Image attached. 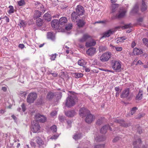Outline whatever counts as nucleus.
<instances>
[{
	"mask_svg": "<svg viewBox=\"0 0 148 148\" xmlns=\"http://www.w3.org/2000/svg\"><path fill=\"white\" fill-rule=\"evenodd\" d=\"M70 95L66 98L65 105L68 107L74 106L77 102L78 98L77 96L72 91L69 92Z\"/></svg>",
	"mask_w": 148,
	"mask_h": 148,
	"instance_id": "obj_1",
	"label": "nucleus"
},
{
	"mask_svg": "<svg viewBox=\"0 0 148 148\" xmlns=\"http://www.w3.org/2000/svg\"><path fill=\"white\" fill-rule=\"evenodd\" d=\"M33 140H35L38 147L40 148H45L46 147L47 144L42 140V138L39 136L34 137Z\"/></svg>",
	"mask_w": 148,
	"mask_h": 148,
	"instance_id": "obj_2",
	"label": "nucleus"
},
{
	"mask_svg": "<svg viewBox=\"0 0 148 148\" xmlns=\"http://www.w3.org/2000/svg\"><path fill=\"white\" fill-rule=\"evenodd\" d=\"M37 97V95L35 92H32L30 93L27 96V101L29 103L34 102Z\"/></svg>",
	"mask_w": 148,
	"mask_h": 148,
	"instance_id": "obj_3",
	"label": "nucleus"
},
{
	"mask_svg": "<svg viewBox=\"0 0 148 148\" xmlns=\"http://www.w3.org/2000/svg\"><path fill=\"white\" fill-rule=\"evenodd\" d=\"M111 53L110 52H107L104 53L100 57V60L102 62H106L111 58Z\"/></svg>",
	"mask_w": 148,
	"mask_h": 148,
	"instance_id": "obj_4",
	"label": "nucleus"
},
{
	"mask_svg": "<svg viewBox=\"0 0 148 148\" xmlns=\"http://www.w3.org/2000/svg\"><path fill=\"white\" fill-rule=\"evenodd\" d=\"M35 117L37 121L41 123H44L47 120V118L45 116L39 113L36 114L35 115Z\"/></svg>",
	"mask_w": 148,
	"mask_h": 148,
	"instance_id": "obj_5",
	"label": "nucleus"
},
{
	"mask_svg": "<svg viewBox=\"0 0 148 148\" xmlns=\"http://www.w3.org/2000/svg\"><path fill=\"white\" fill-rule=\"evenodd\" d=\"M34 125L31 127V130L33 133L39 132L40 128L39 123L36 121L34 122Z\"/></svg>",
	"mask_w": 148,
	"mask_h": 148,
	"instance_id": "obj_6",
	"label": "nucleus"
},
{
	"mask_svg": "<svg viewBox=\"0 0 148 148\" xmlns=\"http://www.w3.org/2000/svg\"><path fill=\"white\" fill-rule=\"evenodd\" d=\"M90 112L88 110L84 108H81L79 110L80 116L82 117H86Z\"/></svg>",
	"mask_w": 148,
	"mask_h": 148,
	"instance_id": "obj_7",
	"label": "nucleus"
},
{
	"mask_svg": "<svg viewBox=\"0 0 148 148\" xmlns=\"http://www.w3.org/2000/svg\"><path fill=\"white\" fill-rule=\"evenodd\" d=\"M115 122L119 123L121 126L125 127H129L132 125L130 123H126L125 121L123 119H116Z\"/></svg>",
	"mask_w": 148,
	"mask_h": 148,
	"instance_id": "obj_8",
	"label": "nucleus"
},
{
	"mask_svg": "<svg viewBox=\"0 0 148 148\" xmlns=\"http://www.w3.org/2000/svg\"><path fill=\"white\" fill-rule=\"evenodd\" d=\"M115 122L119 123L121 126L125 127H129L132 125L130 123H126L125 121L123 119H116Z\"/></svg>",
	"mask_w": 148,
	"mask_h": 148,
	"instance_id": "obj_9",
	"label": "nucleus"
},
{
	"mask_svg": "<svg viewBox=\"0 0 148 148\" xmlns=\"http://www.w3.org/2000/svg\"><path fill=\"white\" fill-rule=\"evenodd\" d=\"M130 94V89L126 88L123 91L120 95V97L121 98H129Z\"/></svg>",
	"mask_w": 148,
	"mask_h": 148,
	"instance_id": "obj_10",
	"label": "nucleus"
},
{
	"mask_svg": "<svg viewBox=\"0 0 148 148\" xmlns=\"http://www.w3.org/2000/svg\"><path fill=\"white\" fill-rule=\"evenodd\" d=\"M85 119L86 122L88 123H91L95 119V117L94 115L90 113V112L87 116Z\"/></svg>",
	"mask_w": 148,
	"mask_h": 148,
	"instance_id": "obj_11",
	"label": "nucleus"
},
{
	"mask_svg": "<svg viewBox=\"0 0 148 148\" xmlns=\"http://www.w3.org/2000/svg\"><path fill=\"white\" fill-rule=\"evenodd\" d=\"M116 31V29H111L106 31L104 33L101 38L109 37L110 35L113 34Z\"/></svg>",
	"mask_w": 148,
	"mask_h": 148,
	"instance_id": "obj_12",
	"label": "nucleus"
},
{
	"mask_svg": "<svg viewBox=\"0 0 148 148\" xmlns=\"http://www.w3.org/2000/svg\"><path fill=\"white\" fill-rule=\"evenodd\" d=\"M76 13L79 15H82L84 12V8L81 5H78L76 8Z\"/></svg>",
	"mask_w": 148,
	"mask_h": 148,
	"instance_id": "obj_13",
	"label": "nucleus"
},
{
	"mask_svg": "<svg viewBox=\"0 0 148 148\" xmlns=\"http://www.w3.org/2000/svg\"><path fill=\"white\" fill-rule=\"evenodd\" d=\"M68 21L67 18L65 17H61L59 20V24L60 25V27L64 26Z\"/></svg>",
	"mask_w": 148,
	"mask_h": 148,
	"instance_id": "obj_14",
	"label": "nucleus"
},
{
	"mask_svg": "<svg viewBox=\"0 0 148 148\" xmlns=\"http://www.w3.org/2000/svg\"><path fill=\"white\" fill-rule=\"evenodd\" d=\"M52 27L55 29H58L60 27L59 22L57 20L54 19L51 23Z\"/></svg>",
	"mask_w": 148,
	"mask_h": 148,
	"instance_id": "obj_15",
	"label": "nucleus"
},
{
	"mask_svg": "<svg viewBox=\"0 0 148 148\" xmlns=\"http://www.w3.org/2000/svg\"><path fill=\"white\" fill-rule=\"evenodd\" d=\"M96 53V49L94 47H91L88 49L86 51L87 54L90 56H92Z\"/></svg>",
	"mask_w": 148,
	"mask_h": 148,
	"instance_id": "obj_16",
	"label": "nucleus"
},
{
	"mask_svg": "<svg viewBox=\"0 0 148 148\" xmlns=\"http://www.w3.org/2000/svg\"><path fill=\"white\" fill-rule=\"evenodd\" d=\"M140 8L142 12H144L147 9V6L143 0L140 6Z\"/></svg>",
	"mask_w": 148,
	"mask_h": 148,
	"instance_id": "obj_17",
	"label": "nucleus"
},
{
	"mask_svg": "<svg viewBox=\"0 0 148 148\" xmlns=\"http://www.w3.org/2000/svg\"><path fill=\"white\" fill-rule=\"evenodd\" d=\"M126 12V10L124 8H122L119 12V14L118 16V18H121L123 17L125 15Z\"/></svg>",
	"mask_w": 148,
	"mask_h": 148,
	"instance_id": "obj_18",
	"label": "nucleus"
},
{
	"mask_svg": "<svg viewBox=\"0 0 148 148\" xmlns=\"http://www.w3.org/2000/svg\"><path fill=\"white\" fill-rule=\"evenodd\" d=\"M75 112L73 110L68 111L65 112V115L69 117H72L75 115Z\"/></svg>",
	"mask_w": 148,
	"mask_h": 148,
	"instance_id": "obj_19",
	"label": "nucleus"
},
{
	"mask_svg": "<svg viewBox=\"0 0 148 148\" xmlns=\"http://www.w3.org/2000/svg\"><path fill=\"white\" fill-rule=\"evenodd\" d=\"M143 91L142 90H140L138 94L136 95V99L137 101H140L143 98Z\"/></svg>",
	"mask_w": 148,
	"mask_h": 148,
	"instance_id": "obj_20",
	"label": "nucleus"
},
{
	"mask_svg": "<svg viewBox=\"0 0 148 148\" xmlns=\"http://www.w3.org/2000/svg\"><path fill=\"white\" fill-rule=\"evenodd\" d=\"M90 37L88 34H84L83 35L82 38L79 39V41L82 42H84L87 39L89 38Z\"/></svg>",
	"mask_w": 148,
	"mask_h": 148,
	"instance_id": "obj_21",
	"label": "nucleus"
},
{
	"mask_svg": "<svg viewBox=\"0 0 148 148\" xmlns=\"http://www.w3.org/2000/svg\"><path fill=\"white\" fill-rule=\"evenodd\" d=\"M105 139V138L103 135L95 137V140L96 142L103 141Z\"/></svg>",
	"mask_w": 148,
	"mask_h": 148,
	"instance_id": "obj_22",
	"label": "nucleus"
},
{
	"mask_svg": "<svg viewBox=\"0 0 148 148\" xmlns=\"http://www.w3.org/2000/svg\"><path fill=\"white\" fill-rule=\"evenodd\" d=\"M141 140L140 138H138L137 141H134L133 143V145L134 146V148H139L138 145L141 144Z\"/></svg>",
	"mask_w": 148,
	"mask_h": 148,
	"instance_id": "obj_23",
	"label": "nucleus"
},
{
	"mask_svg": "<svg viewBox=\"0 0 148 148\" xmlns=\"http://www.w3.org/2000/svg\"><path fill=\"white\" fill-rule=\"evenodd\" d=\"M56 95V94H55V93L50 92L47 93L46 98L49 100H51L54 96Z\"/></svg>",
	"mask_w": 148,
	"mask_h": 148,
	"instance_id": "obj_24",
	"label": "nucleus"
},
{
	"mask_svg": "<svg viewBox=\"0 0 148 148\" xmlns=\"http://www.w3.org/2000/svg\"><path fill=\"white\" fill-rule=\"evenodd\" d=\"M79 15L77 14L75 12H73L71 14V19L73 21H75V20L79 18Z\"/></svg>",
	"mask_w": 148,
	"mask_h": 148,
	"instance_id": "obj_25",
	"label": "nucleus"
},
{
	"mask_svg": "<svg viewBox=\"0 0 148 148\" xmlns=\"http://www.w3.org/2000/svg\"><path fill=\"white\" fill-rule=\"evenodd\" d=\"M112 67L116 72H119L122 69L121 65H112Z\"/></svg>",
	"mask_w": 148,
	"mask_h": 148,
	"instance_id": "obj_26",
	"label": "nucleus"
},
{
	"mask_svg": "<svg viewBox=\"0 0 148 148\" xmlns=\"http://www.w3.org/2000/svg\"><path fill=\"white\" fill-rule=\"evenodd\" d=\"M109 125H106L103 127L100 130V132L101 133L105 134L107 132V130L108 129Z\"/></svg>",
	"mask_w": 148,
	"mask_h": 148,
	"instance_id": "obj_27",
	"label": "nucleus"
},
{
	"mask_svg": "<svg viewBox=\"0 0 148 148\" xmlns=\"http://www.w3.org/2000/svg\"><path fill=\"white\" fill-rule=\"evenodd\" d=\"M96 42L93 40H91L89 42H87L86 44V46L87 47H89L95 45Z\"/></svg>",
	"mask_w": 148,
	"mask_h": 148,
	"instance_id": "obj_28",
	"label": "nucleus"
},
{
	"mask_svg": "<svg viewBox=\"0 0 148 148\" xmlns=\"http://www.w3.org/2000/svg\"><path fill=\"white\" fill-rule=\"evenodd\" d=\"M110 47L112 49H113V50H114L115 49L117 51H120L123 49V48L122 47L118 46H114L111 44L110 45Z\"/></svg>",
	"mask_w": 148,
	"mask_h": 148,
	"instance_id": "obj_29",
	"label": "nucleus"
},
{
	"mask_svg": "<svg viewBox=\"0 0 148 148\" xmlns=\"http://www.w3.org/2000/svg\"><path fill=\"white\" fill-rule=\"evenodd\" d=\"M72 75L76 78L82 77L83 76V74L81 73H72Z\"/></svg>",
	"mask_w": 148,
	"mask_h": 148,
	"instance_id": "obj_30",
	"label": "nucleus"
},
{
	"mask_svg": "<svg viewBox=\"0 0 148 148\" xmlns=\"http://www.w3.org/2000/svg\"><path fill=\"white\" fill-rule=\"evenodd\" d=\"M134 54L139 55L143 53V51L140 49H139L137 48H135L134 49Z\"/></svg>",
	"mask_w": 148,
	"mask_h": 148,
	"instance_id": "obj_31",
	"label": "nucleus"
},
{
	"mask_svg": "<svg viewBox=\"0 0 148 148\" xmlns=\"http://www.w3.org/2000/svg\"><path fill=\"white\" fill-rule=\"evenodd\" d=\"M44 18L48 21H51V16L50 14L48 13H45L43 16Z\"/></svg>",
	"mask_w": 148,
	"mask_h": 148,
	"instance_id": "obj_32",
	"label": "nucleus"
},
{
	"mask_svg": "<svg viewBox=\"0 0 148 148\" xmlns=\"http://www.w3.org/2000/svg\"><path fill=\"white\" fill-rule=\"evenodd\" d=\"M77 22V25L79 27H83L85 24V22L83 20L79 19Z\"/></svg>",
	"mask_w": 148,
	"mask_h": 148,
	"instance_id": "obj_33",
	"label": "nucleus"
},
{
	"mask_svg": "<svg viewBox=\"0 0 148 148\" xmlns=\"http://www.w3.org/2000/svg\"><path fill=\"white\" fill-rule=\"evenodd\" d=\"M126 39V37L124 36L119 37L116 39V42L117 43L123 42Z\"/></svg>",
	"mask_w": 148,
	"mask_h": 148,
	"instance_id": "obj_34",
	"label": "nucleus"
},
{
	"mask_svg": "<svg viewBox=\"0 0 148 148\" xmlns=\"http://www.w3.org/2000/svg\"><path fill=\"white\" fill-rule=\"evenodd\" d=\"M47 38L52 40H54L55 39V36L54 34L51 32H48L47 33Z\"/></svg>",
	"mask_w": 148,
	"mask_h": 148,
	"instance_id": "obj_35",
	"label": "nucleus"
},
{
	"mask_svg": "<svg viewBox=\"0 0 148 148\" xmlns=\"http://www.w3.org/2000/svg\"><path fill=\"white\" fill-rule=\"evenodd\" d=\"M111 63L113 65H121V63L119 60H113L111 61Z\"/></svg>",
	"mask_w": 148,
	"mask_h": 148,
	"instance_id": "obj_36",
	"label": "nucleus"
},
{
	"mask_svg": "<svg viewBox=\"0 0 148 148\" xmlns=\"http://www.w3.org/2000/svg\"><path fill=\"white\" fill-rule=\"evenodd\" d=\"M41 15V12L38 10L36 11L34 15V17L37 18L39 17Z\"/></svg>",
	"mask_w": 148,
	"mask_h": 148,
	"instance_id": "obj_37",
	"label": "nucleus"
},
{
	"mask_svg": "<svg viewBox=\"0 0 148 148\" xmlns=\"http://www.w3.org/2000/svg\"><path fill=\"white\" fill-rule=\"evenodd\" d=\"M26 24L27 23L25 22L23 20H20L19 21V23L18 24V25L20 27H24L26 26Z\"/></svg>",
	"mask_w": 148,
	"mask_h": 148,
	"instance_id": "obj_38",
	"label": "nucleus"
},
{
	"mask_svg": "<svg viewBox=\"0 0 148 148\" xmlns=\"http://www.w3.org/2000/svg\"><path fill=\"white\" fill-rule=\"evenodd\" d=\"M43 21L40 18H38L36 20V24L38 26H41L43 24Z\"/></svg>",
	"mask_w": 148,
	"mask_h": 148,
	"instance_id": "obj_39",
	"label": "nucleus"
},
{
	"mask_svg": "<svg viewBox=\"0 0 148 148\" xmlns=\"http://www.w3.org/2000/svg\"><path fill=\"white\" fill-rule=\"evenodd\" d=\"M77 63L78 65H85L87 64L86 62L83 59L79 60Z\"/></svg>",
	"mask_w": 148,
	"mask_h": 148,
	"instance_id": "obj_40",
	"label": "nucleus"
},
{
	"mask_svg": "<svg viewBox=\"0 0 148 148\" xmlns=\"http://www.w3.org/2000/svg\"><path fill=\"white\" fill-rule=\"evenodd\" d=\"M139 10V8L137 5H136L132 9V11L133 13H137Z\"/></svg>",
	"mask_w": 148,
	"mask_h": 148,
	"instance_id": "obj_41",
	"label": "nucleus"
},
{
	"mask_svg": "<svg viewBox=\"0 0 148 148\" xmlns=\"http://www.w3.org/2000/svg\"><path fill=\"white\" fill-rule=\"evenodd\" d=\"M18 4L19 6H22L25 4V1L23 0H21L17 1Z\"/></svg>",
	"mask_w": 148,
	"mask_h": 148,
	"instance_id": "obj_42",
	"label": "nucleus"
},
{
	"mask_svg": "<svg viewBox=\"0 0 148 148\" xmlns=\"http://www.w3.org/2000/svg\"><path fill=\"white\" fill-rule=\"evenodd\" d=\"M137 59H135L133 62V64L136 65H141L142 64L141 61L140 60H139L137 61Z\"/></svg>",
	"mask_w": 148,
	"mask_h": 148,
	"instance_id": "obj_43",
	"label": "nucleus"
},
{
	"mask_svg": "<svg viewBox=\"0 0 148 148\" xmlns=\"http://www.w3.org/2000/svg\"><path fill=\"white\" fill-rule=\"evenodd\" d=\"M107 49V47L105 46H100L99 48V50L100 52L105 51Z\"/></svg>",
	"mask_w": 148,
	"mask_h": 148,
	"instance_id": "obj_44",
	"label": "nucleus"
},
{
	"mask_svg": "<svg viewBox=\"0 0 148 148\" xmlns=\"http://www.w3.org/2000/svg\"><path fill=\"white\" fill-rule=\"evenodd\" d=\"M116 8L115 4H113L112 5L110 8L111 12L112 13L114 12L116 10Z\"/></svg>",
	"mask_w": 148,
	"mask_h": 148,
	"instance_id": "obj_45",
	"label": "nucleus"
},
{
	"mask_svg": "<svg viewBox=\"0 0 148 148\" xmlns=\"http://www.w3.org/2000/svg\"><path fill=\"white\" fill-rule=\"evenodd\" d=\"M138 108L136 107H133L130 111V114L132 115H133L136 112Z\"/></svg>",
	"mask_w": 148,
	"mask_h": 148,
	"instance_id": "obj_46",
	"label": "nucleus"
},
{
	"mask_svg": "<svg viewBox=\"0 0 148 148\" xmlns=\"http://www.w3.org/2000/svg\"><path fill=\"white\" fill-rule=\"evenodd\" d=\"M132 27V25L130 24L125 25L124 26H122L121 28L123 29L130 28Z\"/></svg>",
	"mask_w": 148,
	"mask_h": 148,
	"instance_id": "obj_47",
	"label": "nucleus"
},
{
	"mask_svg": "<svg viewBox=\"0 0 148 148\" xmlns=\"http://www.w3.org/2000/svg\"><path fill=\"white\" fill-rule=\"evenodd\" d=\"M72 27V24L71 23H69L65 27V29L67 30H69Z\"/></svg>",
	"mask_w": 148,
	"mask_h": 148,
	"instance_id": "obj_48",
	"label": "nucleus"
},
{
	"mask_svg": "<svg viewBox=\"0 0 148 148\" xmlns=\"http://www.w3.org/2000/svg\"><path fill=\"white\" fill-rule=\"evenodd\" d=\"M55 94L57 95V98L58 99H60L62 97V94L60 92H57L55 93Z\"/></svg>",
	"mask_w": 148,
	"mask_h": 148,
	"instance_id": "obj_49",
	"label": "nucleus"
},
{
	"mask_svg": "<svg viewBox=\"0 0 148 148\" xmlns=\"http://www.w3.org/2000/svg\"><path fill=\"white\" fill-rule=\"evenodd\" d=\"M81 137V135L80 134H76L73 137V138L75 140H77L80 138Z\"/></svg>",
	"mask_w": 148,
	"mask_h": 148,
	"instance_id": "obj_50",
	"label": "nucleus"
},
{
	"mask_svg": "<svg viewBox=\"0 0 148 148\" xmlns=\"http://www.w3.org/2000/svg\"><path fill=\"white\" fill-rule=\"evenodd\" d=\"M105 145L104 144L97 145L95 146V148H104L105 147Z\"/></svg>",
	"mask_w": 148,
	"mask_h": 148,
	"instance_id": "obj_51",
	"label": "nucleus"
},
{
	"mask_svg": "<svg viewBox=\"0 0 148 148\" xmlns=\"http://www.w3.org/2000/svg\"><path fill=\"white\" fill-rule=\"evenodd\" d=\"M51 129L53 132H56L57 131L56 126L55 125H53L51 127Z\"/></svg>",
	"mask_w": 148,
	"mask_h": 148,
	"instance_id": "obj_52",
	"label": "nucleus"
},
{
	"mask_svg": "<svg viewBox=\"0 0 148 148\" xmlns=\"http://www.w3.org/2000/svg\"><path fill=\"white\" fill-rule=\"evenodd\" d=\"M10 10L9 11V13L10 14L14 12V8L13 6L10 5L9 7Z\"/></svg>",
	"mask_w": 148,
	"mask_h": 148,
	"instance_id": "obj_53",
	"label": "nucleus"
},
{
	"mask_svg": "<svg viewBox=\"0 0 148 148\" xmlns=\"http://www.w3.org/2000/svg\"><path fill=\"white\" fill-rule=\"evenodd\" d=\"M144 115L145 114L143 113H140L137 116L136 119H140L142 117L144 116Z\"/></svg>",
	"mask_w": 148,
	"mask_h": 148,
	"instance_id": "obj_54",
	"label": "nucleus"
},
{
	"mask_svg": "<svg viewBox=\"0 0 148 148\" xmlns=\"http://www.w3.org/2000/svg\"><path fill=\"white\" fill-rule=\"evenodd\" d=\"M142 40L143 43L145 45L147 46L148 44V40L146 38H143Z\"/></svg>",
	"mask_w": 148,
	"mask_h": 148,
	"instance_id": "obj_55",
	"label": "nucleus"
},
{
	"mask_svg": "<svg viewBox=\"0 0 148 148\" xmlns=\"http://www.w3.org/2000/svg\"><path fill=\"white\" fill-rule=\"evenodd\" d=\"M56 54H53L50 56V58L51 60H55L56 57Z\"/></svg>",
	"mask_w": 148,
	"mask_h": 148,
	"instance_id": "obj_56",
	"label": "nucleus"
},
{
	"mask_svg": "<svg viewBox=\"0 0 148 148\" xmlns=\"http://www.w3.org/2000/svg\"><path fill=\"white\" fill-rule=\"evenodd\" d=\"M102 123V121L101 119H98L97 122L96 124L98 125H100Z\"/></svg>",
	"mask_w": 148,
	"mask_h": 148,
	"instance_id": "obj_57",
	"label": "nucleus"
},
{
	"mask_svg": "<svg viewBox=\"0 0 148 148\" xmlns=\"http://www.w3.org/2000/svg\"><path fill=\"white\" fill-rule=\"evenodd\" d=\"M21 108L22 109V110L24 112L26 110V108L25 105L24 103H23L21 105Z\"/></svg>",
	"mask_w": 148,
	"mask_h": 148,
	"instance_id": "obj_58",
	"label": "nucleus"
},
{
	"mask_svg": "<svg viewBox=\"0 0 148 148\" xmlns=\"http://www.w3.org/2000/svg\"><path fill=\"white\" fill-rule=\"evenodd\" d=\"M137 132L139 134H141L142 133V130L141 127H138Z\"/></svg>",
	"mask_w": 148,
	"mask_h": 148,
	"instance_id": "obj_59",
	"label": "nucleus"
},
{
	"mask_svg": "<svg viewBox=\"0 0 148 148\" xmlns=\"http://www.w3.org/2000/svg\"><path fill=\"white\" fill-rule=\"evenodd\" d=\"M119 137H116L112 141L113 143L116 142L119 140Z\"/></svg>",
	"mask_w": 148,
	"mask_h": 148,
	"instance_id": "obj_60",
	"label": "nucleus"
},
{
	"mask_svg": "<svg viewBox=\"0 0 148 148\" xmlns=\"http://www.w3.org/2000/svg\"><path fill=\"white\" fill-rule=\"evenodd\" d=\"M115 90L116 91V92H121V90L120 89V87L119 86L116 87L115 88Z\"/></svg>",
	"mask_w": 148,
	"mask_h": 148,
	"instance_id": "obj_61",
	"label": "nucleus"
},
{
	"mask_svg": "<svg viewBox=\"0 0 148 148\" xmlns=\"http://www.w3.org/2000/svg\"><path fill=\"white\" fill-rule=\"evenodd\" d=\"M57 112L56 111H53L50 114L52 116H54L56 115Z\"/></svg>",
	"mask_w": 148,
	"mask_h": 148,
	"instance_id": "obj_62",
	"label": "nucleus"
},
{
	"mask_svg": "<svg viewBox=\"0 0 148 148\" xmlns=\"http://www.w3.org/2000/svg\"><path fill=\"white\" fill-rule=\"evenodd\" d=\"M30 144L32 147H35L36 146V144L33 141H31L30 142Z\"/></svg>",
	"mask_w": 148,
	"mask_h": 148,
	"instance_id": "obj_63",
	"label": "nucleus"
},
{
	"mask_svg": "<svg viewBox=\"0 0 148 148\" xmlns=\"http://www.w3.org/2000/svg\"><path fill=\"white\" fill-rule=\"evenodd\" d=\"M11 117L14 120V121L16 122L17 120V118L14 114L12 115L11 116Z\"/></svg>",
	"mask_w": 148,
	"mask_h": 148,
	"instance_id": "obj_64",
	"label": "nucleus"
}]
</instances>
